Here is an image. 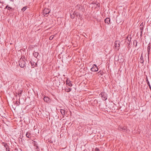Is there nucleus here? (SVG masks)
<instances>
[{
    "label": "nucleus",
    "instance_id": "9",
    "mask_svg": "<svg viewBox=\"0 0 151 151\" xmlns=\"http://www.w3.org/2000/svg\"><path fill=\"white\" fill-rule=\"evenodd\" d=\"M110 22V19L109 18H106L105 20V22L106 23L108 24H109Z\"/></svg>",
    "mask_w": 151,
    "mask_h": 151
},
{
    "label": "nucleus",
    "instance_id": "20",
    "mask_svg": "<svg viewBox=\"0 0 151 151\" xmlns=\"http://www.w3.org/2000/svg\"><path fill=\"white\" fill-rule=\"evenodd\" d=\"M147 83V84L149 86V88H150L151 89V86H150V83L148 81V82Z\"/></svg>",
    "mask_w": 151,
    "mask_h": 151
},
{
    "label": "nucleus",
    "instance_id": "28",
    "mask_svg": "<svg viewBox=\"0 0 151 151\" xmlns=\"http://www.w3.org/2000/svg\"><path fill=\"white\" fill-rule=\"evenodd\" d=\"M19 96H21V92L19 94Z\"/></svg>",
    "mask_w": 151,
    "mask_h": 151
},
{
    "label": "nucleus",
    "instance_id": "13",
    "mask_svg": "<svg viewBox=\"0 0 151 151\" xmlns=\"http://www.w3.org/2000/svg\"><path fill=\"white\" fill-rule=\"evenodd\" d=\"M33 55L35 57L37 58L38 56L39 53L37 52H35L33 53Z\"/></svg>",
    "mask_w": 151,
    "mask_h": 151
},
{
    "label": "nucleus",
    "instance_id": "4",
    "mask_svg": "<svg viewBox=\"0 0 151 151\" xmlns=\"http://www.w3.org/2000/svg\"><path fill=\"white\" fill-rule=\"evenodd\" d=\"M91 70L92 71L96 72L98 71V69L96 65L95 64H93Z\"/></svg>",
    "mask_w": 151,
    "mask_h": 151
},
{
    "label": "nucleus",
    "instance_id": "2",
    "mask_svg": "<svg viewBox=\"0 0 151 151\" xmlns=\"http://www.w3.org/2000/svg\"><path fill=\"white\" fill-rule=\"evenodd\" d=\"M114 48L117 50H118L120 46V42L119 41H116L114 42Z\"/></svg>",
    "mask_w": 151,
    "mask_h": 151
},
{
    "label": "nucleus",
    "instance_id": "1",
    "mask_svg": "<svg viewBox=\"0 0 151 151\" xmlns=\"http://www.w3.org/2000/svg\"><path fill=\"white\" fill-rule=\"evenodd\" d=\"M19 65L21 68H23L25 66V62L23 59H20L19 61Z\"/></svg>",
    "mask_w": 151,
    "mask_h": 151
},
{
    "label": "nucleus",
    "instance_id": "7",
    "mask_svg": "<svg viewBox=\"0 0 151 151\" xmlns=\"http://www.w3.org/2000/svg\"><path fill=\"white\" fill-rule=\"evenodd\" d=\"M31 133L29 132H27L26 136L27 138L30 139L31 137Z\"/></svg>",
    "mask_w": 151,
    "mask_h": 151
},
{
    "label": "nucleus",
    "instance_id": "15",
    "mask_svg": "<svg viewBox=\"0 0 151 151\" xmlns=\"http://www.w3.org/2000/svg\"><path fill=\"white\" fill-rule=\"evenodd\" d=\"M71 90V89L70 88H67L65 89V91L68 92H70Z\"/></svg>",
    "mask_w": 151,
    "mask_h": 151
},
{
    "label": "nucleus",
    "instance_id": "21",
    "mask_svg": "<svg viewBox=\"0 0 151 151\" xmlns=\"http://www.w3.org/2000/svg\"><path fill=\"white\" fill-rule=\"evenodd\" d=\"M94 150H95V151H100L99 149L98 148H97V147H96L95 149Z\"/></svg>",
    "mask_w": 151,
    "mask_h": 151
},
{
    "label": "nucleus",
    "instance_id": "6",
    "mask_svg": "<svg viewBox=\"0 0 151 151\" xmlns=\"http://www.w3.org/2000/svg\"><path fill=\"white\" fill-rule=\"evenodd\" d=\"M131 40V37H129V38L128 37H127L125 40V43H127L128 45H129L130 44Z\"/></svg>",
    "mask_w": 151,
    "mask_h": 151
},
{
    "label": "nucleus",
    "instance_id": "3",
    "mask_svg": "<svg viewBox=\"0 0 151 151\" xmlns=\"http://www.w3.org/2000/svg\"><path fill=\"white\" fill-rule=\"evenodd\" d=\"M99 95L102 97V100L104 101L106 100L107 97L106 94L105 93H101Z\"/></svg>",
    "mask_w": 151,
    "mask_h": 151
},
{
    "label": "nucleus",
    "instance_id": "26",
    "mask_svg": "<svg viewBox=\"0 0 151 151\" xmlns=\"http://www.w3.org/2000/svg\"><path fill=\"white\" fill-rule=\"evenodd\" d=\"M76 14V12H74V13L73 14V15H74V14Z\"/></svg>",
    "mask_w": 151,
    "mask_h": 151
},
{
    "label": "nucleus",
    "instance_id": "24",
    "mask_svg": "<svg viewBox=\"0 0 151 151\" xmlns=\"http://www.w3.org/2000/svg\"><path fill=\"white\" fill-rule=\"evenodd\" d=\"M6 151H10V150H9V148H8V147H6Z\"/></svg>",
    "mask_w": 151,
    "mask_h": 151
},
{
    "label": "nucleus",
    "instance_id": "11",
    "mask_svg": "<svg viewBox=\"0 0 151 151\" xmlns=\"http://www.w3.org/2000/svg\"><path fill=\"white\" fill-rule=\"evenodd\" d=\"M66 84L70 86H72L70 81L68 80L66 81Z\"/></svg>",
    "mask_w": 151,
    "mask_h": 151
},
{
    "label": "nucleus",
    "instance_id": "22",
    "mask_svg": "<svg viewBox=\"0 0 151 151\" xmlns=\"http://www.w3.org/2000/svg\"><path fill=\"white\" fill-rule=\"evenodd\" d=\"M26 7H24L22 9V11H24L26 9Z\"/></svg>",
    "mask_w": 151,
    "mask_h": 151
},
{
    "label": "nucleus",
    "instance_id": "14",
    "mask_svg": "<svg viewBox=\"0 0 151 151\" xmlns=\"http://www.w3.org/2000/svg\"><path fill=\"white\" fill-rule=\"evenodd\" d=\"M3 146H4V147L6 148V147H8V145H7V144L6 143H4V142H3Z\"/></svg>",
    "mask_w": 151,
    "mask_h": 151
},
{
    "label": "nucleus",
    "instance_id": "5",
    "mask_svg": "<svg viewBox=\"0 0 151 151\" xmlns=\"http://www.w3.org/2000/svg\"><path fill=\"white\" fill-rule=\"evenodd\" d=\"M50 12V10L49 9L45 8L43 10V15H44L45 16L46 15L48 14Z\"/></svg>",
    "mask_w": 151,
    "mask_h": 151
},
{
    "label": "nucleus",
    "instance_id": "19",
    "mask_svg": "<svg viewBox=\"0 0 151 151\" xmlns=\"http://www.w3.org/2000/svg\"><path fill=\"white\" fill-rule=\"evenodd\" d=\"M60 111H61V114H64V110H63V109H61V110H60Z\"/></svg>",
    "mask_w": 151,
    "mask_h": 151
},
{
    "label": "nucleus",
    "instance_id": "23",
    "mask_svg": "<svg viewBox=\"0 0 151 151\" xmlns=\"http://www.w3.org/2000/svg\"><path fill=\"white\" fill-rule=\"evenodd\" d=\"M70 17L72 19H74V15H72L70 14Z\"/></svg>",
    "mask_w": 151,
    "mask_h": 151
},
{
    "label": "nucleus",
    "instance_id": "10",
    "mask_svg": "<svg viewBox=\"0 0 151 151\" xmlns=\"http://www.w3.org/2000/svg\"><path fill=\"white\" fill-rule=\"evenodd\" d=\"M139 62L141 63H144L143 56L142 54H141L139 60Z\"/></svg>",
    "mask_w": 151,
    "mask_h": 151
},
{
    "label": "nucleus",
    "instance_id": "8",
    "mask_svg": "<svg viewBox=\"0 0 151 151\" xmlns=\"http://www.w3.org/2000/svg\"><path fill=\"white\" fill-rule=\"evenodd\" d=\"M44 101L47 102V103H49L50 101V99L47 97H45L44 98Z\"/></svg>",
    "mask_w": 151,
    "mask_h": 151
},
{
    "label": "nucleus",
    "instance_id": "16",
    "mask_svg": "<svg viewBox=\"0 0 151 151\" xmlns=\"http://www.w3.org/2000/svg\"><path fill=\"white\" fill-rule=\"evenodd\" d=\"M150 46H148L147 47V52L148 54H149L150 52Z\"/></svg>",
    "mask_w": 151,
    "mask_h": 151
},
{
    "label": "nucleus",
    "instance_id": "18",
    "mask_svg": "<svg viewBox=\"0 0 151 151\" xmlns=\"http://www.w3.org/2000/svg\"><path fill=\"white\" fill-rule=\"evenodd\" d=\"M30 63H31L32 65V66H33V65L35 66V65H36V63H32L31 62H30Z\"/></svg>",
    "mask_w": 151,
    "mask_h": 151
},
{
    "label": "nucleus",
    "instance_id": "25",
    "mask_svg": "<svg viewBox=\"0 0 151 151\" xmlns=\"http://www.w3.org/2000/svg\"><path fill=\"white\" fill-rule=\"evenodd\" d=\"M12 9V8L11 7H8V9L9 10H10V9Z\"/></svg>",
    "mask_w": 151,
    "mask_h": 151
},
{
    "label": "nucleus",
    "instance_id": "17",
    "mask_svg": "<svg viewBox=\"0 0 151 151\" xmlns=\"http://www.w3.org/2000/svg\"><path fill=\"white\" fill-rule=\"evenodd\" d=\"M54 37V35H52L51 36H50V37H49V39L50 40H51L53 39Z\"/></svg>",
    "mask_w": 151,
    "mask_h": 151
},
{
    "label": "nucleus",
    "instance_id": "12",
    "mask_svg": "<svg viewBox=\"0 0 151 151\" xmlns=\"http://www.w3.org/2000/svg\"><path fill=\"white\" fill-rule=\"evenodd\" d=\"M119 129H121L122 130L127 132V129L126 127H119Z\"/></svg>",
    "mask_w": 151,
    "mask_h": 151
},
{
    "label": "nucleus",
    "instance_id": "27",
    "mask_svg": "<svg viewBox=\"0 0 151 151\" xmlns=\"http://www.w3.org/2000/svg\"><path fill=\"white\" fill-rule=\"evenodd\" d=\"M8 8V6H6L5 8V9H6Z\"/></svg>",
    "mask_w": 151,
    "mask_h": 151
}]
</instances>
